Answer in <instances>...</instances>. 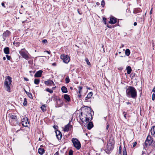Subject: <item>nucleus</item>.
Returning a JSON list of instances; mask_svg holds the SVG:
<instances>
[{
  "mask_svg": "<svg viewBox=\"0 0 155 155\" xmlns=\"http://www.w3.org/2000/svg\"><path fill=\"white\" fill-rule=\"evenodd\" d=\"M46 107L45 105H43L41 107V108L42 110L44 111L46 110Z\"/></svg>",
  "mask_w": 155,
  "mask_h": 155,
  "instance_id": "2f4dec72",
  "label": "nucleus"
},
{
  "mask_svg": "<svg viewBox=\"0 0 155 155\" xmlns=\"http://www.w3.org/2000/svg\"><path fill=\"white\" fill-rule=\"evenodd\" d=\"M61 90L62 92L63 93H67L68 92L67 89V87L64 86H63L61 87Z\"/></svg>",
  "mask_w": 155,
  "mask_h": 155,
  "instance_id": "4be33fe9",
  "label": "nucleus"
},
{
  "mask_svg": "<svg viewBox=\"0 0 155 155\" xmlns=\"http://www.w3.org/2000/svg\"><path fill=\"white\" fill-rule=\"evenodd\" d=\"M3 59L4 60H6V58L5 57H3Z\"/></svg>",
  "mask_w": 155,
  "mask_h": 155,
  "instance_id": "e2e57ef3",
  "label": "nucleus"
},
{
  "mask_svg": "<svg viewBox=\"0 0 155 155\" xmlns=\"http://www.w3.org/2000/svg\"><path fill=\"white\" fill-rule=\"evenodd\" d=\"M28 119L27 117H24L22 119V124L23 126L27 127L28 126V124H29V122L28 121Z\"/></svg>",
  "mask_w": 155,
  "mask_h": 155,
  "instance_id": "9d476101",
  "label": "nucleus"
},
{
  "mask_svg": "<svg viewBox=\"0 0 155 155\" xmlns=\"http://www.w3.org/2000/svg\"><path fill=\"white\" fill-rule=\"evenodd\" d=\"M83 117H78L81 120V121L82 122L84 123L85 121L84 120H85V118L84 119L82 118Z\"/></svg>",
  "mask_w": 155,
  "mask_h": 155,
  "instance_id": "f704fd0d",
  "label": "nucleus"
},
{
  "mask_svg": "<svg viewBox=\"0 0 155 155\" xmlns=\"http://www.w3.org/2000/svg\"><path fill=\"white\" fill-rule=\"evenodd\" d=\"M134 26H136L137 25V23L136 22H134Z\"/></svg>",
  "mask_w": 155,
  "mask_h": 155,
  "instance_id": "bf43d9fd",
  "label": "nucleus"
},
{
  "mask_svg": "<svg viewBox=\"0 0 155 155\" xmlns=\"http://www.w3.org/2000/svg\"><path fill=\"white\" fill-rule=\"evenodd\" d=\"M107 26L108 28H113L114 27L113 26L110 25H107Z\"/></svg>",
  "mask_w": 155,
  "mask_h": 155,
  "instance_id": "49530a36",
  "label": "nucleus"
},
{
  "mask_svg": "<svg viewBox=\"0 0 155 155\" xmlns=\"http://www.w3.org/2000/svg\"><path fill=\"white\" fill-rule=\"evenodd\" d=\"M71 141L73 143L74 146L77 150H79L81 148V143L77 139L73 138L72 139Z\"/></svg>",
  "mask_w": 155,
  "mask_h": 155,
  "instance_id": "20e7f679",
  "label": "nucleus"
},
{
  "mask_svg": "<svg viewBox=\"0 0 155 155\" xmlns=\"http://www.w3.org/2000/svg\"><path fill=\"white\" fill-rule=\"evenodd\" d=\"M152 8H151V10L150 11V14H152Z\"/></svg>",
  "mask_w": 155,
  "mask_h": 155,
  "instance_id": "0e129e2a",
  "label": "nucleus"
},
{
  "mask_svg": "<svg viewBox=\"0 0 155 155\" xmlns=\"http://www.w3.org/2000/svg\"><path fill=\"white\" fill-rule=\"evenodd\" d=\"M44 52H47V53H48V54H50V51H44Z\"/></svg>",
  "mask_w": 155,
  "mask_h": 155,
  "instance_id": "603ef678",
  "label": "nucleus"
},
{
  "mask_svg": "<svg viewBox=\"0 0 155 155\" xmlns=\"http://www.w3.org/2000/svg\"><path fill=\"white\" fill-rule=\"evenodd\" d=\"M64 99L66 100L68 102H69L70 101L71 99L69 96V95L67 94H65L64 95Z\"/></svg>",
  "mask_w": 155,
  "mask_h": 155,
  "instance_id": "6ab92c4d",
  "label": "nucleus"
},
{
  "mask_svg": "<svg viewBox=\"0 0 155 155\" xmlns=\"http://www.w3.org/2000/svg\"><path fill=\"white\" fill-rule=\"evenodd\" d=\"M153 141V139L151 137V136L149 135L147 136V138L145 142V145L146 147L149 146V143H151Z\"/></svg>",
  "mask_w": 155,
  "mask_h": 155,
  "instance_id": "0eeeda50",
  "label": "nucleus"
},
{
  "mask_svg": "<svg viewBox=\"0 0 155 155\" xmlns=\"http://www.w3.org/2000/svg\"><path fill=\"white\" fill-rule=\"evenodd\" d=\"M42 42L45 44H47L48 43V41L46 39H44L42 41Z\"/></svg>",
  "mask_w": 155,
  "mask_h": 155,
  "instance_id": "4c0bfd02",
  "label": "nucleus"
},
{
  "mask_svg": "<svg viewBox=\"0 0 155 155\" xmlns=\"http://www.w3.org/2000/svg\"><path fill=\"white\" fill-rule=\"evenodd\" d=\"M12 82V78L10 76H8L5 79L4 86L6 90L8 92H10V85Z\"/></svg>",
  "mask_w": 155,
  "mask_h": 155,
  "instance_id": "7ed1b4c3",
  "label": "nucleus"
},
{
  "mask_svg": "<svg viewBox=\"0 0 155 155\" xmlns=\"http://www.w3.org/2000/svg\"><path fill=\"white\" fill-rule=\"evenodd\" d=\"M58 154H59V153H58V152H57L55 153L54 155H58Z\"/></svg>",
  "mask_w": 155,
  "mask_h": 155,
  "instance_id": "6e6d98bb",
  "label": "nucleus"
},
{
  "mask_svg": "<svg viewBox=\"0 0 155 155\" xmlns=\"http://www.w3.org/2000/svg\"><path fill=\"white\" fill-rule=\"evenodd\" d=\"M78 110L76 111L75 113L74 114V116H80L81 115V114H80V115H79V114H78V113H76V112Z\"/></svg>",
  "mask_w": 155,
  "mask_h": 155,
  "instance_id": "37998d69",
  "label": "nucleus"
},
{
  "mask_svg": "<svg viewBox=\"0 0 155 155\" xmlns=\"http://www.w3.org/2000/svg\"><path fill=\"white\" fill-rule=\"evenodd\" d=\"M24 79L25 81H29L28 79V78L25 77H24Z\"/></svg>",
  "mask_w": 155,
  "mask_h": 155,
  "instance_id": "8fccbe9b",
  "label": "nucleus"
},
{
  "mask_svg": "<svg viewBox=\"0 0 155 155\" xmlns=\"http://www.w3.org/2000/svg\"><path fill=\"white\" fill-rule=\"evenodd\" d=\"M40 79H35L34 80V83L36 84H38L40 82Z\"/></svg>",
  "mask_w": 155,
  "mask_h": 155,
  "instance_id": "cd10ccee",
  "label": "nucleus"
},
{
  "mask_svg": "<svg viewBox=\"0 0 155 155\" xmlns=\"http://www.w3.org/2000/svg\"><path fill=\"white\" fill-rule=\"evenodd\" d=\"M73 151L72 150H70L69 152V155H73Z\"/></svg>",
  "mask_w": 155,
  "mask_h": 155,
  "instance_id": "a19ab883",
  "label": "nucleus"
},
{
  "mask_svg": "<svg viewBox=\"0 0 155 155\" xmlns=\"http://www.w3.org/2000/svg\"><path fill=\"white\" fill-rule=\"evenodd\" d=\"M114 148V144L111 142L110 141L107 145L106 149V151L107 153H109L110 151H112Z\"/></svg>",
  "mask_w": 155,
  "mask_h": 155,
  "instance_id": "39448f33",
  "label": "nucleus"
},
{
  "mask_svg": "<svg viewBox=\"0 0 155 155\" xmlns=\"http://www.w3.org/2000/svg\"><path fill=\"white\" fill-rule=\"evenodd\" d=\"M43 71L42 70H39L37 71L34 75L35 77H40L41 76Z\"/></svg>",
  "mask_w": 155,
  "mask_h": 155,
  "instance_id": "2eb2a0df",
  "label": "nucleus"
},
{
  "mask_svg": "<svg viewBox=\"0 0 155 155\" xmlns=\"http://www.w3.org/2000/svg\"><path fill=\"white\" fill-rule=\"evenodd\" d=\"M25 91L29 98H31L32 97V95L31 93L27 92L25 90Z\"/></svg>",
  "mask_w": 155,
  "mask_h": 155,
  "instance_id": "c756f323",
  "label": "nucleus"
},
{
  "mask_svg": "<svg viewBox=\"0 0 155 155\" xmlns=\"http://www.w3.org/2000/svg\"><path fill=\"white\" fill-rule=\"evenodd\" d=\"M126 103L127 104L131 105V104L129 102H126Z\"/></svg>",
  "mask_w": 155,
  "mask_h": 155,
  "instance_id": "4d7b16f0",
  "label": "nucleus"
},
{
  "mask_svg": "<svg viewBox=\"0 0 155 155\" xmlns=\"http://www.w3.org/2000/svg\"><path fill=\"white\" fill-rule=\"evenodd\" d=\"M56 64L55 63H53L52 64V65L54 66H56Z\"/></svg>",
  "mask_w": 155,
  "mask_h": 155,
  "instance_id": "052dcab7",
  "label": "nucleus"
},
{
  "mask_svg": "<svg viewBox=\"0 0 155 155\" xmlns=\"http://www.w3.org/2000/svg\"><path fill=\"white\" fill-rule=\"evenodd\" d=\"M45 150L44 149L40 148L38 149V152L40 155H42L44 153Z\"/></svg>",
  "mask_w": 155,
  "mask_h": 155,
  "instance_id": "aec40b11",
  "label": "nucleus"
},
{
  "mask_svg": "<svg viewBox=\"0 0 155 155\" xmlns=\"http://www.w3.org/2000/svg\"><path fill=\"white\" fill-rule=\"evenodd\" d=\"M60 57L63 62L66 64L68 63L70 60V57L68 55L62 54L61 55Z\"/></svg>",
  "mask_w": 155,
  "mask_h": 155,
  "instance_id": "423d86ee",
  "label": "nucleus"
},
{
  "mask_svg": "<svg viewBox=\"0 0 155 155\" xmlns=\"http://www.w3.org/2000/svg\"><path fill=\"white\" fill-rule=\"evenodd\" d=\"M142 11V10L140 8H137L135 9L134 10V13L135 14H137L140 12Z\"/></svg>",
  "mask_w": 155,
  "mask_h": 155,
  "instance_id": "393cba45",
  "label": "nucleus"
},
{
  "mask_svg": "<svg viewBox=\"0 0 155 155\" xmlns=\"http://www.w3.org/2000/svg\"><path fill=\"white\" fill-rule=\"evenodd\" d=\"M105 4V3L104 1V0L102 1L101 2V5L103 7L104 5Z\"/></svg>",
  "mask_w": 155,
  "mask_h": 155,
  "instance_id": "ea45409f",
  "label": "nucleus"
},
{
  "mask_svg": "<svg viewBox=\"0 0 155 155\" xmlns=\"http://www.w3.org/2000/svg\"><path fill=\"white\" fill-rule=\"evenodd\" d=\"M152 91L153 92H155V87H154L153 90H152Z\"/></svg>",
  "mask_w": 155,
  "mask_h": 155,
  "instance_id": "13d9d810",
  "label": "nucleus"
},
{
  "mask_svg": "<svg viewBox=\"0 0 155 155\" xmlns=\"http://www.w3.org/2000/svg\"><path fill=\"white\" fill-rule=\"evenodd\" d=\"M93 93L92 92H90L87 95V96L85 98V102H87V100L91 97Z\"/></svg>",
  "mask_w": 155,
  "mask_h": 155,
  "instance_id": "a211bd4d",
  "label": "nucleus"
},
{
  "mask_svg": "<svg viewBox=\"0 0 155 155\" xmlns=\"http://www.w3.org/2000/svg\"><path fill=\"white\" fill-rule=\"evenodd\" d=\"M84 118H85V120H84L85 122L86 123H87V122L89 121L90 119L88 117H84Z\"/></svg>",
  "mask_w": 155,
  "mask_h": 155,
  "instance_id": "72a5a7b5",
  "label": "nucleus"
},
{
  "mask_svg": "<svg viewBox=\"0 0 155 155\" xmlns=\"http://www.w3.org/2000/svg\"><path fill=\"white\" fill-rule=\"evenodd\" d=\"M72 118L71 119V120L69 121V123L65 126L64 129V130L65 131H68L69 130L70 127H72V125H70V123L72 121Z\"/></svg>",
  "mask_w": 155,
  "mask_h": 155,
  "instance_id": "4468645a",
  "label": "nucleus"
},
{
  "mask_svg": "<svg viewBox=\"0 0 155 155\" xmlns=\"http://www.w3.org/2000/svg\"><path fill=\"white\" fill-rule=\"evenodd\" d=\"M149 146H151L152 147V151H153L155 150V141H153L151 143H149Z\"/></svg>",
  "mask_w": 155,
  "mask_h": 155,
  "instance_id": "f3484780",
  "label": "nucleus"
},
{
  "mask_svg": "<svg viewBox=\"0 0 155 155\" xmlns=\"http://www.w3.org/2000/svg\"><path fill=\"white\" fill-rule=\"evenodd\" d=\"M85 61H86V62L87 63V64L88 65H90V64H91L90 63L88 59L87 58H86L85 59Z\"/></svg>",
  "mask_w": 155,
  "mask_h": 155,
  "instance_id": "e433bc0d",
  "label": "nucleus"
},
{
  "mask_svg": "<svg viewBox=\"0 0 155 155\" xmlns=\"http://www.w3.org/2000/svg\"><path fill=\"white\" fill-rule=\"evenodd\" d=\"M107 126L106 127V130H108V128H109V124H107Z\"/></svg>",
  "mask_w": 155,
  "mask_h": 155,
  "instance_id": "3c124183",
  "label": "nucleus"
},
{
  "mask_svg": "<svg viewBox=\"0 0 155 155\" xmlns=\"http://www.w3.org/2000/svg\"><path fill=\"white\" fill-rule=\"evenodd\" d=\"M122 147L121 146H120L119 149V153L120 154L121 153Z\"/></svg>",
  "mask_w": 155,
  "mask_h": 155,
  "instance_id": "58836bf2",
  "label": "nucleus"
},
{
  "mask_svg": "<svg viewBox=\"0 0 155 155\" xmlns=\"http://www.w3.org/2000/svg\"><path fill=\"white\" fill-rule=\"evenodd\" d=\"M4 53L6 54H9V48L8 47L5 48L4 49Z\"/></svg>",
  "mask_w": 155,
  "mask_h": 155,
  "instance_id": "412c9836",
  "label": "nucleus"
},
{
  "mask_svg": "<svg viewBox=\"0 0 155 155\" xmlns=\"http://www.w3.org/2000/svg\"><path fill=\"white\" fill-rule=\"evenodd\" d=\"M81 92V90H79V94Z\"/></svg>",
  "mask_w": 155,
  "mask_h": 155,
  "instance_id": "774afa93",
  "label": "nucleus"
},
{
  "mask_svg": "<svg viewBox=\"0 0 155 155\" xmlns=\"http://www.w3.org/2000/svg\"><path fill=\"white\" fill-rule=\"evenodd\" d=\"M130 54V50L128 49H126L125 50V54L127 56H128Z\"/></svg>",
  "mask_w": 155,
  "mask_h": 155,
  "instance_id": "bb28decb",
  "label": "nucleus"
},
{
  "mask_svg": "<svg viewBox=\"0 0 155 155\" xmlns=\"http://www.w3.org/2000/svg\"><path fill=\"white\" fill-rule=\"evenodd\" d=\"M103 21L104 22V24H106V19H107L106 18H105V17H104V18H103Z\"/></svg>",
  "mask_w": 155,
  "mask_h": 155,
  "instance_id": "de8ad7c7",
  "label": "nucleus"
},
{
  "mask_svg": "<svg viewBox=\"0 0 155 155\" xmlns=\"http://www.w3.org/2000/svg\"><path fill=\"white\" fill-rule=\"evenodd\" d=\"M102 48L103 49V52L104 53L105 52L104 48V46L103 45H102Z\"/></svg>",
  "mask_w": 155,
  "mask_h": 155,
  "instance_id": "09e8293b",
  "label": "nucleus"
},
{
  "mask_svg": "<svg viewBox=\"0 0 155 155\" xmlns=\"http://www.w3.org/2000/svg\"><path fill=\"white\" fill-rule=\"evenodd\" d=\"M78 96L79 98H80L81 96V95H78Z\"/></svg>",
  "mask_w": 155,
  "mask_h": 155,
  "instance_id": "69168bd1",
  "label": "nucleus"
},
{
  "mask_svg": "<svg viewBox=\"0 0 155 155\" xmlns=\"http://www.w3.org/2000/svg\"><path fill=\"white\" fill-rule=\"evenodd\" d=\"M155 98V94L153 93L152 94V100L153 101L154 100Z\"/></svg>",
  "mask_w": 155,
  "mask_h": 155,
  "instance_id": "c03bdc74",
  "label": "nucleus"
},
{
  "mask_svg": "<svg viewBox=\"0 0 155 155\" xmlns=\"http://www.w3.org/2000/svg\"><path fill=\"white\" fill-rule=\"evenodd\" d=\"M123 153V155H127V152L125 146H124V147Z\"/></svg>",
  "mask_w": 155,
  "mask_h": 155,
  "instance_id": "c85d7f7f",
  "label": "nucleus"
},
{
  "mask_svg": "<svg viewBox=\"0 0 155 155\" xmlns=\"http://www.w3.org/2000/svg\"><path fill=\"white\" fill-rule=\"evenodd\" d=\"M56 137L58 140L61 139L62 137V134L61 132L58 130H57L55 131Z\"/></svg>",
  "mask_w": 155,
  "mask_h": 155,
  "instance_id": "f8f14e48",
  "label": "nucleus"
},
{
  "mask_svg": "<svg viewBox=\"0 0 155 155\" xmlns=\"http://www.w3.org/2000/svg\"><path fill=\"white\" fill-rule=\"evenodd\" d=\"M45 83L46 85L48 86H51L52 85V84H54V83L53 81L51 80H49L45 81Z\"/></svg>",
  "mask_w": 155,
  "mask_h": 155,
  "instance_id": "dca6fc26",
  "label": "nucleus"
},
{
  "mask_svg": "<svg viewBox=\"0 0 155 155\" xmlns=\"http://www.w3.org/2000/svg\"><path fill=\"white\" fill-rule=\"evenodd\" d=\"M9 121L14 125H15L18 123L17 119V117H10L9 119Z\"/></svg>",
  "mask_w": 155,
  "mask_h": 155,
  "instance_id": "1a4fd4ad",
  "label": "nucleus"
},
{
  "mask_svg": "<svg viewBox=\"0 0 155 155\" xmlns=\"http://www.w3.org/2000/svg\"><path fill=\"white\" fill-rule=\"evenodd\" d=\"M93 126V124L92 122H89L87 124V128L88 130H90Z\"/></svg>",
  "mask_w": 155,
  "mask_h": 155,
  "instance_id": "b1692460",
  "label": "nucleus"
},
{
  "mask_svg": "<svg viewBox=\"0 0 155 155\" xmlns=\"http://www.w3.org/2000/svg\"><path fill=\"white\" fill-rule=\"evenodd\" d=\"M2 5L3 7H5V4L3 2H2Z\"/></svg>",
  "mask_w": 155,
  "mask_h": 155,
  "instance_id": "5fc2aeb1",
  "label": "nucleus"
},
{
  "mask_svg": "<svg viewBox=\"0 0 155 155\" xmlns=\"http://www.w3.org/2000/svg\"><path fill=\"white\" fill-rule=\"evenodd\" d=\"M20 131V130H18L16 131V133H17L18 132V131Z\"/></svg>",
  "mask_w": 155,
  "mask_h": 155,
  "instance_id": "338daca9",
  "label": "nucleus"
},
{
  "mask_svg": "<svg viewBox=\"0 0 155 155\" xmlns=\"http://www.w3.org/2000/svg\"><path fill=\"white\" fill-rule=\"evenodd\" d=\"M6 57L7 58V59L8 60H10V59L11 58V57L10 56H9L8 55H6Z\"/></svg>",
  "mask_w": 155,
  "mask_h": 155,
  "instance_id": "79ce46f5",
  "label": "nucleus"
},
{
  "mask_svg": "<svg viewBox=\"0 0 155 155\" xmlns=\"http://www.w3.org/2000/svg\"><path fill=\"white\" fill-rule=\"evenodd\" d=\"M151 132L152 135L155 136V126H153L151 129Z\"/></svg>",
  "mask_w": 155,
  "mask_h": 155,
  "instance_id": "5701e85b",
  "label": "nucleus"
},
{
  "mask_svg": "<svg viewBox=\"0 0 155 155\" xmlns=\"http://www.w3.org/2000/svg\"><path fill=\"white\" fill-rule=\"evenodd\" d=\"M46 91L50 93H52L53 92V90L51 89H50L49 88H47L46 89Z\"/></svg>",
  "mask_w": 155,
  "mask_h": 155,
  "instance_id": "7c9ffc66",
  "label": "nucleus"
},
{
  "mask_svg": "<svg viewBox=\"0 0 155 155\" xmlns=\"http://www.w3.org/2000/svg\"><path fill=\"white\" fill-rule=\"evenodd\" d=\"M78 13L80 14V15H81L82 14V13H80V12L78 10Z\"/></svg>",
  "mask_w": 155,
  "mask_h": 155,
  "instance_id": "680f3d73",
  "label": "nucleus"
},
{
  "mask_svg": "<svg viewBox=\"0 0 155 155\" xmlns=\"http://www.w3.org/2000/svg\"><path fill=\"white\" fill-rule=\"evenodd\" d=\"M137 144V142H134L133 143V147H134L136 146V145Z\"/></svg>",
  "mask_w": 155,
  "mask_h": 155,
  "instance_id": "a18cd8bd",
  "label": "nucleus"
},
{
  "mask_svg": "<svg viewBox=\"0 0 155 155\" xmlns=\"http://www.w3.org/2000/svg\"><path fill=\"white\" fill-rule=\"evenodd\" d=\"M117 22V18L114 17H111L110 18V21L109 23L110 24H114Z\"/></svg>",
  "mask_w": 155,
  "mask_h": 155,
  "instance_id": "ddd939ff",
  "label": "nucleus"
},
{
  "mask_svg": "<svg viewBox=\"0 0 155 155\" xmlns=\"http://www.w3.org/2000/svg\"><path fill=\"white\" fill-rule=\"evenodd\" d=\"M11 33V32L8 30H6L2 34L3 41H5L6 38L10 35Z\"/></svg>",
  "mask_w": 155,
  "mask_h": 155,
  "instance_id": "9b49d317",
  "label": "nucleus"
},
{
  "mask_svg": "<svg viewBox=\"0 0 155 155\" xmlns=\"http://www.w3.org/2000/svg\"><path fill=\"white\" fill-rule=\"evenodd\" d=\"M19 53L23 58L27 60L29 59V57L27 53L24 51L22 49L20 51Z\"/></svg>",
  "mask_w": 155,
  "mask_h": 155,
  "instance_id": "6e6552de",
  "label": "nucleus"
},
{
  "mask_svg": "<svg viewBox=\"0 0 155 155\" xmlns=\"http://www.w3.org/2000/svg\"><path fill=\"white\" fill-rule=\"evenodd\" d=\"M76 113L79 114V115L81 114L82 116H92L94 115L93 111L92 114L91 110L88 109L87 108L84 109L82 110H78Z\"/></svg>",
  "mask_w": 155,
  "mask_h": 155,
  "instance_id": "f03ea898",
  "label": "nucleus"
},
{
  "mask_svg": "<svg viewBox=\"0 0 155 155\" xmlns=\"http://www.w3.org/2000/svg\"><path fill=\"white\" fill-rule=\"evenodd\" d=\"M65 81L66 83H68L70 81V79L68 77L66 78H65Z\"/></svg>",
  "mask_w": 155,
  "mask_h": 155,
  "instance_id": "c9c22d12",
  "label": "nucleus"
},
{
  "mask_svg": "<svg viewBox=\"0 0 155 155\" xmlns=\"http://www.w3.org/2000/svg\"><path fill=\"white\" fill-rule=\"evenodd\" d=\"M23 104L25 106H26L27 105V99L26 98H24V102L23 103Z\"/></svg>",
  "mask_w": 155,
  "mask_h": 155,
  "instance_id": "473e14b6",
  "label": "nucleus"
},
{
  "mask_svg": "<svg viewBox=\"0 0 155 155\" xmlns=\"http://www.w3.org/2000/svg\"><path fill=\"white\" fill-rule=\"evenodd\" d=\"M126 94L129 97L135 99L137 97V91L135 88L132 86H129L126 90Z\"/></svg>",
  "mask_w": 155,
  "mask_h": 155,
  "instance_id": "f257e3e1",
  "label": "nucleus"
},
{
  "mask_svg": "<svg viewBox=\"0 0 155 155\" xmlns=\"http://www.w3.org/2000/svg\"><path fill=\"white\" fill-rule=\"evenodd\" d=\"M82 89V87L81 86H80L78 87L79 90H81Z\"/></svg>",
  "mask_w": 155,
  "mask_h": 155,
  "instance_id": "864d4df0",
  "label": "nucleus"
},
{
  "mask_svg": "<svg viewBox=\"0 0 155 155\" xmlns=\"http://www.w3.org/2000/svg\"><path fill=\"white\" fill-rule=\"evenodd\" d=\"M126 69L127 70V73L128 74H130L132 71V69L131 67L130 66H128L126 68Z\"/></svg>",
  "mask_w": 155,
  "mask_h": 155,
  "instance_id": "a878e982",
  "label": "nucleus"
}]
</instances>
